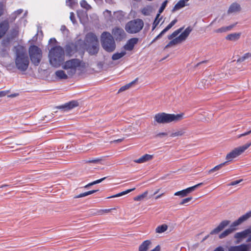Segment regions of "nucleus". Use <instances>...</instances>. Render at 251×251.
Here are the masks:
<instances>
[{
  "label": "nucleus",
  "mask_w": 251,
  "mask_h": 251,
  "mask_svg": "<svg viewBox=\"0 0 251 251\" xmlns=\"http://www.w3.org/2000/svg\"><path fill=\"white\" fill-rule=\"evenodd\" d=\"M27 11H26L24 13L23 17H22V18L21 20V22H22L23 23L24 26L25 25V24L26 23V20L25 19V18L27 16Z\"/></svg>",
  "instance_id": "obj_47"
},
{
  "label": "nucleus",
  "mask_w": 251,
  "mask_h": 251,
  "mask_svg": "<svg viewBox=\"0 0 251 251\" xmlns=\"http://www.w3.org/2000/svg\"><path fill=\"white\" fill-rule=\"evenodd\" d=\"M247 242L248 243L234 247L233 249L229 250V251H248L251 248V234L249 237Z\"/></svg>",
  "instance_id": "obj_13"
},
{
  "label": "nucleus",
  "mask_w": 251,
  "mask_h": 251,
  "mask_svg": "<svg viewBox=\"0 0 251 251\" xmlns=\"http://www.w3.org/2000/svg\"><path fill=\"white\" fill-rule=\"evenodd\" d=\"M183 28L181 27L179 29L175 30L173 32L171 35L168 36V39L170 40H172L174 39L175 37H176L182 30Z\"/></svg>",
  "instance_id": "obj_34"
},
{
  "label": "nucleus",
  "mask_w": 251,
  "mask_h": 251,
  "mask_svg": "<svg viewBox=\"0 0 251 251\" xmlns=\"http://www.w3.org/2000/svg\"><path fill=\"white\" fill-rule=\"evenodd\" d=\"M3 11V5L0 3V16L2 14Z\"/></svg>",
  "instance_id": "obj_53"
},
{
  "label": "nucleus",
  "mask_w": 251,
  "mask_h": 251,
  "mask_svg": "<svg viewBox=\"0 0 251 251\" xmlns=\"http://www.w3.org/2000/svg\"><path fill=\"white\" fill-rule=\"evenodd\" d=\"M137 79L138 78H136L134 80L132 81L130 83L121 87L119 90V92H123L129 89L133 84L135 83Z\"/></svg>",
  "instance_id": "obj_33"
},
{
  "label": "nucleus",
  "mask_w": 251,
  "mask_h": 251,
  "mask_svg": "<svg viewBox=\"0 0 251 251\" xmlns=\"http://www.w3.org/2000/svg\"><path fill=\"white\" fill-rule=\"evenodd\" d=\"M250 234H251V229H247L242 232L236 233L234 235V238L239 240H241L246 238Z\"/></svg>",
  "instance_id": "obj_19"
},
{
  "label": "nucleus",
  "mask_w": 251,
  "mask_h": 251,
  "mask_svg": "<svg viewBox=\"0 0 251 251\" xmlns=\"http://www.w3.org/2000/svg\"><path fill=\"white\" fill-rule=\"evenodd\" d=\"M151 245L150 240H146L139 246V251H147L148 250Z\"/></svg>",
  "instance_id": "obj_23"
},
{
  "label": "nucleus",
  "mask_w": 251,
  "mask_h": 251,
  "mask_svg": "<svg viewBox=\"0 0 251 251\" xmlns=\"http://www.w3.org/2000/svg\"><path fill=\"white\" fill-rule=\"evenodd\" d=\"M112 209H100L97 211L96 214L98 215H101L104 213H107L111 211Z\"/></svg>",
  "instance_id": "obj_43"
},
{
  "label": "nucleus",
  "mask_w": 251,
  "mask_h": 251,
  "mask_svg": "<svg viewBox=\"0 0 251 251\" xmlns=\"http://www.w3.org/2000/svg\"><path fill=\"white\" fill-rule=\"evenodd\" d=\"M112 33L117 41H121L126 37V33L124 29L119 27L113 28Z\"/></svg>",
  "instance_id": "obj_11"
},
{
  "label": "nucleus",
  "mask_w": 251,
  "mask_h": 251,
  "mask_svg": "<svg viewBox=\"0 0 251 251\" xmlns=\"http://www.w3.org/2000/svg\"><path fill=\"white\" fill-rule=\"evenodd\" d=\"M192 199V197H191L184 199L180 202V204L182 205L186 203H187V202H189Z\"/></svg>",
  "instance_id": "obj_46"
},
{
  "label": "nucleus",
  "mask_w": 251,
  "mask_h": 251,
  "mask_svg": "<svg viewBox=\"0 0 251 251\" xmlns=\"http://www.w3.org/2000/svg\"><path fill=\"white\" fill-rule=\"evenodd\" d=\"M106 177H103L102 178H100V179H98L97 180H95V183H96V184H98L99 183H100L101 182H102L103 180H104Z\"/></svg>",
  "instance_id": "obj_56"
},
{
  "label": "nucleus",
  "mask_w": 251,
  "mask_h": 251,
  "mask_svg": "<svg viewBox=\"0 0 251 251\" xmlns=\"http://www.w3.org/2000/svg\"><path fill=\"white\" fill-rule=\"evenodd\" d=\"M8 23L6 21H3L0 24V39L5 34L8 29Z\"/></svg>",
  "instance_id": "obj_20"
},
{
  "label": "nucleus",
  "mask_w": 251,
  "mask_h": 251,
  "mask_svg": "<svg viewBox=\"0 0 251 251\" xmlns=\"http://www.w3.org/2000/svg\"><path fill=\"white\" fill-rule=\"evenodd\" d=\"M226 163V162H225V163H221V164L215 166L213 168L210 169L208 171V173L210 174V173H213L215 171L219 170Z\"/></svg>",
  "instance_id": "obj_40"
},
{
  "label": "nucleus",
  "mask_w": 251,
  "mask_h": 251,
  "mask_svg": "<svg viewBox=\"0 0 251 251\" xmlns=\"http://www.w3.org/2000/svg\"><path fill=\"white\" fill-rule=\"evenodd\" d=\"M87 51L91 55L97 54L99 50V44L97 37L93 33L87 34L85 39Z\"/></svg>",
  "instance_id": "obj_3"
},
{
  "label": "nucleus",
  "mask_w": 251,
  "mask_h": 251,
  "mask_svg": "<svg viewBox=\"0 0 251 251\" xmlns=\"http://www.w3.org/2000/svg\"><path fill=\"white\" fill-rule=\"evenodd\" d=\"M135 189V188H133L130 189H128L125 191L119 193L115 195L112 196L110 197V198H116V197H121L124 195H126V194H127L130 193V192L134 190Z\"/></svg>",
  "instance_id": "obj_36"
},
{
  "label": "nucleus",
  "mask_w": 251,
  "mask_h": 251,
  "mask_svg": "<svg viewBox=\"0 0 251 251\" xmlns=\"http://www.w3.org/2000/svg\"><path fill=\"white\" fill-rule=\"evenodd\" d=\"M184 133V132L182 130L178 131L175 132H174L171 134V136L172 137L176 136H182Z\"/></svg>",
  "instance_id": "obj_45"
},
{
  "label": "nucleus",
  "mask_w": 251,
  "mask_h": 251,
  "mask_svg": "<svg viewBox=\"0 0 251 251\" xmlns=\"http://www.w3.org/2000/svg\"><path fill=\"white\" fill-rule=\"evenodd\" d=\"M78 105V102L75 100H72L69 102L66 103L64 105L58 106L59 109H63L64 111H67L73 109Z\"/></svg>",
  "instance_id": "obj_15"
},
{
  "label": "nucleus",
  "mask_w": 251,
  "mask_h": 251,
  "mask_svg": "<svg viewBox=\"0 0 251 251\" xmlns=\"http://www.w3.org/2000/svg\"><path fill=\"white\" fill-rule=\"evenodd\" d=\"M167 229L168 226L165 224H163L158 226L155 229V231L156 233H161L166 231Z\"/></svg>",
  "instance_id": "obj_30"
},
{
  "label": "nucleus",
  "mask_w": 251,
  "mask_h": 251,
  "mask_svg": "<svg viewBox=\"0 0 251 251\" xmlns=\"http://www.w3.org/2000/svg\"><path fill=\"white\" fill-rule=\"evenodd\" d=\"M214 251H224V249L222 247L217 248Z\"/></svg>",
  "instance_id": "obj_58"
},
{
  "label": "nucleus",
  "mask_w": 251,
  "mask_h": 251,
  "mask_svg": "<svg viewBox=\"0 0 251 251\" xmlns=\"http://www.w3.org/2000/svg\"><path fill=\"white\" fill-rule=\"evenodd\" d=\"M161 250V247L159 245H157L154 249L151 250V251H160Z\"/></svg>",
  "instance_id": "obj_55"
},
{
  "label": "nucleus",
  "mask_w": 251,
  "mask_h": 251,
  "mask_svg": "<svg viewBox=\"0 0 251 251\" xmlns=\"http://www.w3.org/2000/svg\"><path fill=\"white\" fill-rule=\"evenodd\" d=\"M55 74L56 76L60 79H67L68 78V74H66L63 70H58Z\"/></svg>",
  "instance_id": "obj_26"
},
{
  "label": "nucleus",
  "mask_w": 251,
  "mask_h": 251,
  "mask_svg": "<svg viewBox=\"0 0 251 251\" xmlns=\"http://www.w3.org/2000/svg\"><path fill=\"white\" fill-rule=\"evenodd\" d=\"M98 191V190H91V191H88V192H84V193H81V194H80L79 195H77L76 196H75L74 197V198L75 199H77V198H82V197H86V196H87L89 195H91L96 192Z\"/></svg>",
  "instance_id": "obj_31"
},
{
  "label": "nucleus",
  "mask_w": 251,
  "mask_h": 251,
  "mask_svg": "<svg viewBox=\"0 0 251 251\" xmlns=\"http://www.w3.org/2000/svg\"><path fill=\"white\" fill-rule=\"evenodd\" d=\"M234 230V229L231 227L225 230L224 232H223L221 234L219 235V238L223 239L225 238L229 234L232 233Z\"/></svg>",
  "instance_id": "obj_28"
},
{
  "label": "nucleus",
  "mask_w": 251,
  "mask_h": 251,
  "mask_svg": "<svg viewBox=\"0 0 251 251\" xmlns=\"http://www.w3.org/2000/svg\"><path fill=\"white\" fill-rule=\"evenodd\" d=\"M126 54V51H122L121 52H117L114 53L112 57V59L113 60H118Z\"/></svg>",
  "instance_id": "obj_29"
},
{
  "label": "nucleus",
  "mask_w": 251,
  "mask_h": 251,
  "mask_svg": "<svg viewBox=\"0 0 251 251\" xmlns=\"http://www.w3.org/2000/svg\"><path fill=\"white\" fill-rule=\"evenodd\" d=\"M158 18H157V16L156 17V18L153 22V29H154L156 26H157V25L159 24V20H158Z\"/></svg>",
  "instance_id": "obj_51"
},
{
  "label": "nucleus",
  "mask_w": 251,
  "mask_h": 251,
  "mask_svg": "<svg viewBox=\"0 0 251 251\" xmlns=\"http://www.w3.org/2000/svg\"><path fill=\"white\" fill-rule=\"evenodd\" d=\"M240 10V5L237 2H234L230 5L228 10V13H232L236 12H239Z\"/></svg>",
  "instance_id": "obj_21"
},
{
  "label": "nucleus",
  "mask_w": 251,
  "mask_h": 251,
  "mask_svg": "<svg viewBox=\"0 0 251 251\" xmlns=\"http://www.w3.org/2000/svg\"><path fill=\"white\" fill-rule=\"evenodd\" d=\"M144 24L142 19H136L131 20L127 22L125 25V30L130 34H135L140 31L143 26Z\"/></svg>",
  "instance_id": "obj_7"
},
{
  "label": "nucleus",
  "mask_w": 251,
  "mask_h": 251,
  "mask_svg": "<svg viewBox=\"0 0 251 251\" xmlns=\"http://www.w3.org/2000/svg\"><path fill=\"white\" fill-rule=\"evenodd\" d=\"M123 140H124V138H122V139H117V140H114L113 141H112L111 142L119 143V142H122Z\"/></svg>",
  "instance_id": "obj_57"
},
{
  "label": "nucleus",
  "mask_w": 251,
  "mask_h": 251,
  "mask_svg": "<svg viewBox=\"0 0 251 251\" xmlns=\"http://www.w3.org/2000/svg\"><path fill=\"white\" fill-rule=\"evenodd\" d=\"M191 31L192 28L190 27L189 26L187 27L185 30L182 32L178 37L173 39L172 41H171L165 46V48L167 49L182 42L186 40Z\"/></svg>",
  "instance_id": "obj_9"
},
{
  "label": "nucleus",
  "mask_w": 251,
  "mask_h": 251,
  "mask_svg": "<svg viewBox=\"0 0 251 251\" xmlns=\"http://www.w3.org/2000/svg\"><path fill=\"white\" fill-rule=\"evenodd\" d=\"M138 38H132L128 40L125 45L124 46V48L125 50L128 51L132 50L136 44L138 42Z\"/></svg>",
  "instance_id": "obj_14"
},
{
  "label": "nucleus",
  "mask_w": 251,
  "mask_h": 251,
  "mask_svg": "<svg viewBox=\"0 0 251 251\" xmlns=\"http://www.w3.org/2000/svg\"><path fill=\"white\" fill-rule=\"evenodd\" d=\"M22 12H23V10H22V9H19V10H17V13H16V14H17V17L19 15H20Z\"/></svg>",
  "instance_id": "obj_59"
},
{
  "label": "nucleus",
  "mask_w": 251,
  "mask_h": 251,
  "mask_svg": "<svg viewBox=\"0 0 251 251\" xmlns=\"http://www.w3.org/2000/svg\"><path fill=\"white\" fill-rule=\"evenodd\" d=\"M242 179H239V180H235V181H232L229 184V185H230V186H233V185H235L236 184H239V183H240L241 181H242Z\"/></svg>",
  "instance_id": "obj_49"
},
{
  "label": "nucleus",
  "mask_w": 251,
  "mask_h": 251,
  "mask_svg": "<svg viewBox=\"0 0 251 251\" xmlns=\"http://www.w3.org/2000/svg\"><path fill=\"white\" fill-rule=\"evenodd\" d=\"M49 58L50 64L54 67H58L64 61V51L60 46H55L49 51Z\"/></svg>",
  "instance_id": "obj_1"
},
{
  "label": "nucleus",
  "mask_w": 251,
  "mask_h": 251,
  "mask_svg": "<svg viewBox=\"0 0 251 251\" xmlns=\"http://www.w3.org/2000/svg\"><path fill=\"white\" fill-rule=\"evenodd\" d=\"M80 4L82 7L86 9V10H89L91 8V6L85 0H81Z\"/></svg>",
  "instance_id": "obj_41"
},
{
  "label": "nucleus",
  "mask_w": 251,
  "mask_h": 251,
  "mask_svg": "<svg viewBox=\"0 0 251 251\" xmlns=\"http://www.w3.org/2000/svg\"><path fill=\"white\" fill-rule=\"evenodd\" d=\"M241 35V33H231L227 35L226 39L231 41H236L240 38Z\"/></svg>",
  "instance_id": "obj_24"
},
{
  "label": "nucleus",
  "mask_w": 251,
  "mask_h": 251,
  "mask_svg": "<svg viewBox=\"0 0 251 251\" xmlns=\"http://www.w3.org/2000/svg\"><path fill=\"white\" fill-rule=\"evenodd\" d=\"M177 20L175 19L172 21L151 42V43L154 42L157 39L160 38L165 33L172 28L176 23Z\"/></svg>",
  "instance_id": "obj_18"
},
{
  "label": "nucleus",
  "mask_w": 251,
  "mask_h": 251,
  "mask_svg": "<svg viewBox=\"0 0 251 251\" xmlns=\"http://www.w3.org/2000/svg\"><path fill=\"white\" fill-rule=\"evenodd\" d=\"M235 26V25H231L229 26H223L218 29H216L214 32L215 33H223L226 32L227 31H230L231 30L233 27Z\"/></svg>",
  "instance_id": "obj_25"
},
{
  "label": "nucleus",
  "mask_w": 251,
  "mask_h": 251,
  "mask_svg": "<svg viewBox=\"0 0 251 251\" xmlns=\"http://www.w3.org/2000/svg\"><path fill=\"white\" fill-rule=\"evenodd\" d=\"M186 5V3L183 0H180L174 7L172 11L175 12L176 10L184 7Z\"/></svg>",
  "instance_id": "obj_27"
},
{
  "label": "nucleus",
  "mask_w": 251,
  "mask_h": 251,
  "mask_svg": "<svg viewBox=\"0 0 251 251\" xmlns=\"http://www.w3.org/2000/svg\"><path fill=\"white\" fill-rule=\"evenodd\" d=\"M183 114H167L165 113H159L156 114L154 117V120L158 124H166L171 122H177L183 119Z\"/></svg>",
  "instance_id": "obj_4"
},
{
  "label": "nucleus",
  "mask_w": 251,
  "mask_h": 251,
  "mask_svg": "<svg viewBox=\"0 0 251 251\" xmlns=\"http://www.w3.org/2000/svg\"><path fill=\"white\" fill-rule=\"evenodd\" d=\"M167 3H168L167 0L164 1L163 2V3L162 4L161 7H160V8L159 9L158 13L157 15V18H159L160 14L163 12V11H164V9L165 8V7L167 4Z\"/></svg>",
  "instance_id": "obj_38"
},
{
  "label": "nucleus",
  "mask_w": 251,
  "mask_h": 251,
  "mask_svg": "<svg viewBox=\"0 0 251 251\" xmlns=\"http://www.w3.org/2000/svg\"><path fill=\"white\" fill-rule=\"evenodd\" d=\"M29 59L25 50L22 47L17 48V68L21 71L27 70Z\"/></svg>",
  "instance_id": "obj_5"
},
{
  "label": "nucleus",
  "mask_w": 251,
  "mask_h": 251,
  "mask_svg": "<svg viewBox=\"0 0 251 251\" xmlns=\"http://www.w3.org/2000/svg\"><path fill=\"white\" fill-rule=\"evenodd\" d=\"M202 184V183H200L193 186L190 187L181 191L176 192L174 194V195L180 196L181 198L185 197L187 196L189 193H191L194 191L199 186H201Z\"/></svg>",
  "instance_id": "obj_12"
},
{
  "label": "nucleus",
  "mask_w": 251,
  "mask_h": 251,
  "mask_svg": "<svg viewBox=\"0 0 251 251\" xmlns=\"http://www.w3.org/2000/svg\"><path fill=\"white\" fill-rule=\"evenodd\" d=\"M66 51L70 55H71L72 51L71 50V47L69 46L66 47Z\"/></svg>",
  "instance_id": "obj_52"
},
{
  "label": "nucleus",
  "mask_w": 251,
  "mask_h": 251,
  "mask_svg": "<svg viewBox=\"0 0 251 251\" xmlns=\"http://www.w3.org/2000/svg\"><path fill=\"white\" fill-rule=\"evenodd\" d=\"M148 195V191L145 192L141 195L137 196L134 198V200L135 201H140L143 200Z\"/></svg>",
  "instance_id": "obj_39"
},
{
  "label": "nucleus",
  "mask_w": 251,
  "mask_h": 251,
  "mask_svg": "<svg viewBox=\"0 0 251 251\" xmlns=\"http://www.w3.org/2000/svg\"><path fill=\"white\" fill-rule=\"evenodd\" d=\"M182 249H183V247H181V246H180V245H178V246L176 247V249L177 250H179V251H181V250H182Z\"/></svg>",
  "instance_id": "obj_62"
},
{
  "label": "nucleus",
  "mask_w": 251,
  "mask_h": 251,
  "mask_svg": "<svg viewBox=\"0 0 251 251\" xmlns=\"http://www.w3.org/2000/svg\"><path fill=\"white\" fill-rule=\"evenodd\" d=\"M102 159L101 158H95L93 159H89L85 161V162L87 163H97L100 161H101Z\"/></svg>",
  "instance_id": "obj_44"
},
{
  "label": "nucleus",
  "mask_w": 251,
  "mask_h": 251,
  "mask_svg": "<svg viewBox=\"0 0 251 251\" xmlns=\"http://www.w3.org/2000/svg\"><path fill=\"white\" fill-rule=\"evenodd\" d=\"M62 67L67 71L69 76H73L77 70L85 67V63L78 59H72L62 63Z\"/></svg>",
  "instance_id": "obj_2"
},
{
  "label": "nucleus",
  "mask_w": 251,
  "mask_h": 251,
  "mask_svg": "<svg viewBox=\"0 0 251 251\" xmlns=\"http://www.w3.org/2000/svg\"><path fill=\"white\" fill-rule=\"evenodd\" d=\"M251 133V129L250 130L248 131H247V132H245L243 133V136H245L249 135Z\"/></svg>",
  "instance_id": "obj_60"
},
{
  "label": "nucleus",
  "mask_w": 251,
  "mask_h": 251,
  "mask_svg": "<svg viewBox=\"0 0 251 251\" xmlns=\"http://www.w3.org/2000/svg\"><path fill=\"white\" fill-rule=\"evenodd\" d=\"M251 217V211L240 217L237 220L234 221L231 225V227L238 226L243 222Z\"/></svg>",
  "instance_id": "obj_17"
},
{
  "label": "nucleus",
  "mask_w": 251,
  "mask_h": 251,
  "mask_svg": "<svg viewBox=\"0 0 251 251\" xmlns=\"http://www.w3.org/2000/svg\"><path fill=\"white\" fill-rule=\"evenodd\" d=\"M135 189V188H133L130 189H128L125 191L119 193L115 195L112 196L110 197V198H116V197H121L124 195H126V194H127L130 193V192L134 190Z\"/></svg>",
  "instance_id": "obj_37"
},
{
  "label": "nucleus",
  "mask_w": 251,
  "mask_h": 251,
  "mask_svg": "<svg viewBox=\"0 0 251 251\" xmlns=\"http://www.w3.org/2000/svg\"><path fill=\"white\" fill-rule=\"evenodd\" d=\"M251 58V52H248L245 54H244L242 56L240 57L237 61L242 62H243L246 60H248L249 59Z\"/></svg>",
  "instance_id": "obj_35"
},
{
  "label": "nucleus",
  "mask_w": 251,
  "mask_h": 251,
  "mask_svg": "<svg viewBox=\"0 0 251 251\" xmlns=\"http://www.w3.org/2000/svg\"><path fill=\"white\" fill-rule=\"evenodd\" d=\"M167 135V133L166 132H160V133H157L155 135V136L156 137H163L166 136Z\"/></svg>",
  "instance_id": "obj_50"
},
{
  "label": "nucleus",
  "mask_w": 251,
  "mask_h": 251,
  "mask_svg": "<svg viewBox=\"0 0 251 251\" xmlns=\"http://www.w3.org/2000/svg\"><path fill=\"white\" fill-rule=\"evenodd\" d=\"M67 5L73 7L77 3V0H66V1Z\"/></svg>",
  "instance_id": "obj_42"
},
{
  "label": "nucleus",
  "mask_w": 251,
  "mask_h": 251,
  "mask_svg": "<svg viewBox=\"0 0 251 251\" xmlns=\"http://www.w3.org/2000/svg\"><path fill=\"white\" fill-rule=\"evenodd\" d=\"M70 18L73 23H75V16L73 12L70 13Z\"/></svg>",
  "instance_id": "obj_48"
},
{
  "label": "nucleus",
  "mask_w": 251,
  "mask_h": 251,
  "mask_svg": "<svg viewBox=\"0 0 251 251\" xmlns=\"http://www.w3.org/2000/svg\"><path fill=\"white\" fill-rule=\"evenodd\" d=\"M163 195H164V193L161 194H160V195H159L157 196L155 198V199L156 200L158 199L159 198H160V197H161Z\"/></svg>",
  "instance_id": "obj_63"
},
{
  "label": "nucleus",
  "mask_w": 251,
  "mask_h": 251,
  "mask_svg": "<svg viewBox=\"0 0 251 251\" xmlns=\"http://www.w3.org/2000/svg\"><path fill=\"white\" fill-rule=\"evenodd\" d=\"M7 94L6 91H0V98L5 96Z\"/></svg>",
  "instance_id": "obj_54"
},
{
  "label": "nucleus",
  "mask_w": 251,
  "mask_h": 251,
  "mask_svg": "<svg viewBox=\"0 0 251 251\" xmlns=\"http://www.w3.org/2000/svg\"><path fill=\"white\" fill-rule=\"evenodd\" d=\"M152 158V156L151 155L146 154L139 159L135 160L134 162L137 163H143L151 160Z\"/></svg>",
  "instance_id": "obj_22"
},
{
  "label": "nucleus",
  "mask_w": 251,
  "mask_h": 251,
  "mask_svg": "<svg viewBox=\"0 0 251 251\" xmlns=\"http://www.w3.org/2000/svg\"><path fill=\"white\" fill-rule=\"evenodd\" d=\"M151 10L152 8L151 6H147L141 10V12L144 15L148 16L151 14Z\"/></svg>",
  "instance_id": "obj_32"
},
{
  "label": "nucleus",
  "mask_w": 251,
  "mask_h": 251,
  "mask_svg": "<svg viewBox=\"0 0 251 251\" xmlns=\"http://www.w3.org/2000/svg\"><path fill=\"white\" fill-rule=\"evenodd\" d=\"M229 224V221L227 220H225L222 221L219 226L213 229L210 233V234L213 235L216 234L222 231L225 227H226Z\"/></svg>",
  "instance_id": "obj_16"
},
{
  "label": "nucleus",
  "mask_w": 251,
  "mask_h": 251,
  "mask_svg": "<svg viewBox=\"0 0 251 251\" xmlns=\"http://www.w3.org/2000/svg\"><path fill=\"white\" fill-rule=\"evenodd\" d=\"M49 42H50V43H52V42L56 43V40H55V38H51Z\"/></svg>",
  "instance_id": "obj_61"
},
{
  "label": "nucleus",
  "mask_w": 251,
  "mask_h": 251,
  "mask_svg": "<svg viewBox=\"0 0 251 251\" xmlns=\"http://www.w3.org/2000/svg\"><path fill=\"white\" fill-rule=\"evenodd\" d=\"M209 235H207L205 236L202 240L201 242L204 241L206 239H207L209 237Z\"/></svg>",
  "instance_id": "obj_64"
},
{
  "label": "nucleus",
  "mask_w": 251,
  "mask_h": 251,
  "mask_svg": "<svg viewBox=\"0 0 251 251\" xmlns=\"http://www.w3.org/2000/svg\"><path fill=\"white\" fill-rule=\"evenodd\" d=\"M28 52L32 63L35 66H38L42 58V50L37 46L33 45L29 47Z\"/></svg>",
  "instance_id": "obj_8"
},
{
  "label": "nucleus",
  "mask_w": 251,
  "mask_h": 251,
  "mask_svg": "<svg viewBox=\"0 0 251 251\" xmlns=\"http://www.w3.org/2000/svg\"><path fill=\"white\" fill-rule=\"evenodd\" d=\"M101 43L102 48L108 52H112L115 49L116 45L114 38L108 32H103L101 34Z\"/></svg>",
  "instance_id": "obj_6"
},
{
  "label": "nucleus",
  "mask_w": 251,
  "mask_h": 251,
  "mask_svg": "<svg viewBox=\"0 0 251 251\" xmlns=\"http://www.w3.org/2000/svg\"><path fill=\"white\" fill-rule=\"evenodd\" d=\"M251 146V141L246 144L234 149L226 156V159L228 161H231L234 158L237 157L244 152L248 148Z\"/></svg>",
  "instance_id": "obj_10"
}]
</instances>
